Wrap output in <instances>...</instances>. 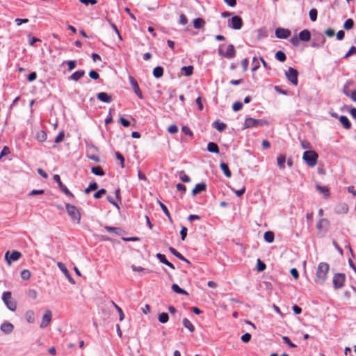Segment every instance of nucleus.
<instances>
[{"instance_id":"38","label":"nucleus","mask_w":356,"mask_h":356,"mask_svg":"<svg viewBox=\"0 0 356 356\" xmlns=\"http://www.w3.org/2000/svg\"><path fill=\"white\" fill-rule=\"evenodd\" d=\"M354 26V22L352 19H348L343 24V28L346 30H350L353 29Z\"/></svg>"},{"instance_id":"2","label":"nucleus","mask_w":356,"mask_h":356,"mask_svg":"<svg viewBox=\"0 0 356 356\" xmlns=\"http://www.w3.org/2000/svg\"><path fill=\"white\" fill-rule=\"evenodd\" d=\"M318 155L314 150H307L303 153L302 159L309 167H314L316 163Z\"/></svg>"},{"instance_id":"35","label":"nucleus","mask_w":356,"mask_h":356,"mask_svg":"<svg viewBox=\"0 0 356 356\" xmlns=\"http://www.w3.org/2000/svg\"><path fill=\"white\" fill-rule=\"evenodd\" d=\"M36 138L40 142H44L47 139V134L44 131H40L36 134Z\"/></svg>"},{"instance_id":"41","label":"nucleus","mask_w":356,"mask_h":356,"mask_svg":"<svg viewBox=\"0 0 356 356\" xmlns=\"http://www.w3.org/2000/svg\"><path fill=\"white\" fill-rule=\"evenodd\" d=\"M170 252L176 257H177L179 259H184V257L179 253L178 251H177L174 248L170 247L169 248Z\"/></svg>"},{"instance_id":"29","label":"nucleus","mask_w":356,"mask_h":356,"mask_svg":"<svg viewBox=\"0 0 356 356\" xmlns=\"http://www.w3.org/2000/svg\"><path fill=\"white\" fill-rule=\"evenodd\" d=\"M163 74V68L161 66L156 67L153 70V75L155 78H161Z\"/></svg>"},{"instance_id":"27","label":"nucleus","mask_w":356,"mask_h":356,"mask_svg":"<svg viewBox=\"0 0 356 356\" xmlns=\"http://www.w3.org/2000/svg\"><path fill=\"white\" fill-rule=\"evenodd\" d=\"M205 25V21L202 18H195L193 20V26L195 29H201Z\"/></svg>"},{"instance_id":"47","label":"nucleus","mask_w":356,"mask_h":356,"mask_svg":"<svg viewBox=\"0 0 356 356\" xmlns=\"http://www.w3.org/2000/svg\"><path fill=\"white\" fill-rule=\"evenodd\" d=\"M252 65H253V67H252V72H255V71H257L259 68V60H258V59L256 57H254L252 58Z\"/></svg>"},{"instance_id":"25","label":"nucleus","mask_w":356,"mask_h":356,"mask_svg":"<svg viewBox=\"0 0 356 356\" xmlns=\"http://www.w3.org/2000/svg\"><path fill=\"white\" fill-rule=\"evenodd\" d=\"M207 150L211 153H216V154L219 153V147H218V145L213 142H209L207 144Z\"/></svg>"},{"instance_id":"52","label":"nucleus","mask_w":356,"mask_h":356,"mask_svg":"<svg viewBox=\"0 0 356 356\" xmlns=\"http://www.w3.org/2000/svg\"><path fill=\"white\" fill-rule=\"evenodd\" d=\"M106 190H105L104 188H102V189L99 190L97 192H96V193L94 194L93 197H94V198H95V199H99V198H101V197H102V196L103 195H104V194L106 193Z\"/></svg>"},{"instance_id":"22","label":"nucleus","mask_w":356,"mask_h":356,"mask_svg":"<svg viewBox=\"0 0 356 356\" xmlns=\"http://www.w3.org/2000/svg\"><path fill=\"white\" fill-rule=\"evenodd\" d=\"M51 320V313H44L42 323L40 324V327L44 328L46 327Z\"/></svg>"},{"instance_id":"64","label":"nucleus","mask_w":356,"mask_h":356,"mask_svg":"<svg viewBox=\"0 0 356 356\" xmlns=\"http://www.w3.org/2000/svg\"><path fill=\"white\" fill-rule=\"evenodd\" d=\"M37 78V74L35 72H31L27 77V80L30 82L33 81Z\"/></svg>"},{"instance_id":"19","label":"nucleus","mask_w":356,"mask_h":356,"mask_svg":"<svg viewBox=\"0 0 356 356\" xmlns=\"http://www.w3.org/2000/svg\"><path fill=\"white\" fill-rule=\"evenodd\" d=\"M207 189V185L205 183L202 182L195 185V188L192 191V195H196L200 192L205 191Z\"/></svg>"},{"instance_id":"6","label":"nucleus","mask_w":356,"mask_h":356,"mask_svg":"<svg viewBox=\"0 0 356 356\" xmlns=\"http://www.w3.org/2000/svg\"><path fill=\"white\" fill-rule=\"evenodd\" d=\"M222 45H220L219 49L218 50V53L220 56H224L226 58L231 59L235 56L236 51L234 49V47L233 44H229L227 48L226 52H224L222 49Z\"/></svg>"},{"instance_id":"57","label":"nucleus","mask_w":356,"mask_h":356,"mask_svg":"<svg viewBox=\"0 0 356 356\" xmlns=\"http://www.w3.org/2000/svg\"><path fill=\"white\" fill-rule=\"evenodd\" d=\"M181 238L182 241H184L187 236V228L184 226L181 227V229L180 231Z\"/></svg>"},{"instance_id":"13","label":"nucleus","mask_w":356,"mask_h":356,"mask_svg":"<svg viewBox=\"0 0 356 356\" xmlns=\"http://www.w3.org/2000/svg\"><path fill=\"white\" fill-rule=\"evenodd\" d=\"M291 35V31L286 29L277 28L275 30V36L277 38L286 39Z\"/></svg>"},{"instance_id":"55","label":"nucleus","mask_w":356,"mask_h":356,"mask_svg":"<svg viewBox=\"0 0 356 356\" xmlns=\"http://www.w3.org/2000/svg\"><path fill=\"white\" fill-rule=\"evenodd\" d=\"M115 156L116 158L120 161V165L122 168H124V158L122 156V154H120L119 152H115Z\"/></svg>"},{"instance_id":"54","label":"nucleus","mask_w":356,"mask_h":356,"mask_svg":"<svg viewBox=\"0 0 356 356\" xmlns=\"http://www.w3.org/2000/svg\"><path fill=\"white\" fill-rule=\"evenodd\" d=\"M168 131L172 134H176L178 132V127L175 124H171L168 127Z\"/></svg>"},{"instance_id":"60","label":"nucleus","mask_w":356,"mask_h":356,"mask_svg":"<svg viewBox=\"0 0 356 356\" xmlns=\"http://www.w3.org/2000/svg\"><path fill=\"white\" fill-rule=\"evenodd\" d=\"M356 53V47H354V46H352L349 51L346 53V54L344 56V58H348L349 56H350L352 54Z\"/></svg>"},{"instance_id":"59","label":"nucleus","mask_w":356,"mask_h":356,"mask_svg":"<svg viewBox=\"0 0 356 356\" xmlns=\"http://www.w3.org/2000/svg\"><path fill=\"white\" fill-rule=\"evenodd\" d=\"M64 138V131H61L59 132L58 135L56 137L54 141L56 143H58L61 142Z\"/></svg>"},{"instance_id":"44","label":"nucleus","mask_w":356,"mask_h":356,"mask_svg":"<svg viewBox=\"0 0 356 356\" xmlns=\"http://www.w3.org/2000/svg\"><path fill=\"white\" fill-rule=\"evenodd\" d=\"M168 319L169 317L168 313H161L160 315L159 316V321L162 323L168 322Z\"/></svg>"},{"instance_id":"51","label":"nucleus","mask_w":356,"mask_h":356,"mask_svg":"<svg viewBox=\"0 0 356 356\" xmlns=\"http://www.w3.org/2000/svg\"><path fill=\"white\" fill-rule=\"evenodd\" d=\"M252 336L250 333H245L243 334L241 339L244 343H248L251 340Z\"/></svg>"},{"instance_id":"50","label":"nucleus","mask_w":356,"mask_h":356,"mask_svg":"<svg viewBox=\"0 0 356 356\" xmlns=\"http://www.w3.org/2000/svg\"><path fill=\"white\" fill-rule=\"evenodd\" d=\"M300 145H301V147H302V149L311 150L310 149L312 148V145L309 141L305 140H302L300 142Z\"/></svg>"},{"instance_id":"3","label":"nucleus","mask_w":356,"mask_h":356,"mask_svg":"<svg viewBox=\"0 0 356 356\" xmlns=\"http://www.w3.org/2000/svg\"><path fill=\"white\" fill-rule=\"evenodd\" d=\"M65 207L68 215L70 216L71 220L76 223H79L81 220V213L78 210V209L69 203L65 204Z\"/></svg>"},{"instance_id":"45","label":"nucleus","mask_w":356,"mask_h":356,"mask_svg":"<svg viewBox=\"0 0 356 356\" xmlns=\"http://www.w3.org/2000/svg\"><path fill=\"white\" fill-rule=\"evenodd\" d=\"M179 179L183 181V182H186V183H188V182H190L191 181V178L187 175H186L184 171H181L179 172Z\"/></svg>"},{"instance_id":"5","label":"nucleus","mask_w":356,"mask_h":356,"mask_svg":"<svg viewBox=\"0 0 356 356\" xmlns=\"http://www.w3.org/2000/svg\"><path fill=\"white\" fill-rule=\"evenodd\" d=\"M2 300L9 310L14 312L16 309V303L13 300L10 292H3L2 295Z\"/></svg>"},{"instance_id":"61","label":"nucleus","mask_w":356,"mask_h":356,"mask_svg":"<svg viewBox=\"0 0 356 356\" xmlns=\"http://www.w3.org/2000/svg\"><path fill=\"white\" fill-rule=\"evenodd\" d=\"M179 23L182 25H186L188 23L187 17L184 14H181L179 15Z\"/></svg>"},{"instance_id":"17","label":"nucleus","mask_w":356,"mask_h":356,"mask_svg":"<svg viewBox=\"0 0 356 356\" xmlns=\"http://www.w3.org/2000/svg\"><path fill=\"white\" fill-rule=\"evenodd\" d=\"M97 98L104 103H110L112 102L111 95H108L106 92H101L97 95Z\"/></svg>"},{"instance_id":"9","label":"nucleus","mask_w":356,"mask_h":356,"mask_svg":"<svg viewBox=\"0 0 356 356\" xmlns=\"http://www.w3.org/2000/svg\"><path fill=\"white\" fill-rule=\"evenodd\" d=\"M346 280V275L343 273H337L333 277V284L335 289H341L343 287Z\"/></svg>"},{"instance_id":"39","label":"nucleus","mask_w":356,"mask_h":356,"mask_svg":"<svg viewBox=\"0 0 356 356\" xmlns=\"http://www.w3.org/2000/svg\"><path fill=\"white\" fill-rule=\"evenodd\" d=\"M172 290L177 293H179V294H186V291L184 289H182L181 288H180L177 284H173L172 286Z\"/></svg>"},{"instance_id":"12","label":"nucleus","mask_w":356,"mask_h":356,"mask_svg":"<svg viewBox=\"0 0 356 356\" xmlns=\"http://www.w3.org/2000/svg\"><path fill=\"white\" fill-rule=\"evenodd\" d=\"M54 179L58 183L60 189L67 196L73 197V194L69 191V189L62 183L60 176L58 175H54Z\"/></svg>"},{"instance_id":"14","label":"nucleus","mask_w":356,"mask_h":356,"mask_svg":"<svg viewBox=\"0 0 356 356\" xmlns=\"http://www.w3.org/2000/svg\"><path fill=\"white\" fill-rule=\"evenodd\" d=\"M329 220L326 218H321L318 221L316 228L319 232H326L328 230L329 227Z\"/></svg>"},{"instance_id":"16","label":"nucleus","mask_w":356,"mask_h":356,"mask_svg":"<svg viewBox=\"0 0 356 356\" xmlns=\"http://www.w3.org/2000/svg\"><path fill=\"white\" fill-rule=\"evenodd\" d=\"M325 40V38L321 33H319L317 38L314 39V41L312 43V47L314 48L323 47Z\"/></svg>"},{"instance_id":"24","label":"nucleus","mask_w":356,"mask_h":356,"mask_svg":"<svg viewBox=\"0 0 356 356\" xmlns=\"http://www.w3.org/2000/svg\"><path fill=\"white\" fill-rule=\"evenodd\" d=\"M316 188L319 193H322L325 197H327L330 195V191L327 186H322L316 184Z\"/></svg>"},{"instance_id":"15","label":"nucleus","mask_w":356,"mask_h":356,"mask_svg":"<svg viewBox=\"0 0 356 356\" xmlns=\"http://www.w3.org/2000/svg\"><path fill=\"white\" fill-rule=\"evenodd\" d=\"M0 330L5 334H10L14 330V326L11 323L4 322L1 325Z\"/></svg>"},{"instance_id":"42","label":"nucleus","mask_w":356,"mask_h":356,"mask_svg":"<svg viewBox=\"0 0 356 356\" xmlns=\"http://www.w3.org/2000/svg\"><path fill=\"white\" fill-rule=\"evenodd\" d=\"M159 206L161 207L162 211H163V213L165 214V216L170 219L171 220V216H170V212L168 209V208L166 207V206L162 203L161 202L159 201Z\"/></svg>"},{"instance_id":"10","label":"nucleus","mask_w":356,"mask_h":356,"mask_svg":"<svg viewBox=\"0 0 356 356\" xmlns=\"http://www.w3.org/2000/svg\"><path fill=\"white\" fill-rule=\"evenodd\" d=\"M22 256V254L17 251L14 250L11 253L9 251H7L5 254V259L8 264H10L12 261H17Z\"/></svg>"},{"instance_id":"26","label":"nucleus","mask_w":356,"mask_h":356,"mask_svg":"<svg viewBox=\"0 0 356 356\" xmlns=\"http://www.w3.org/2000/svg\"><path fill=\"white\" fill-rule=\"evenodd\" d=\"M339 121L346 129H349L351 127V123L350 122L348 118L345 115H341L339 118Z\"/></svg>"},{"instance_id":"56","label":"nucleus","mask_w":356,"mask_h":356,"mask_svg":"<svg viewBox=\"0 0 356 356\" xmlns=\"http://www.w3.org/2000/svg\"><path fill=\"white\" fill-rule=\"evenodd\" d=\"M290 42L293 45V46H298L299 44H300V39L298 37H297L296 35L292 37L291 39H290Z\"/></svg>"},{"instance_id":"28","label":"nucleus","mask_w":356,"mask_h":356,"mask_svg":"<svg viewBox=\"0 0 356 356\" xmlns=\"http://www.w3.org/2000/svg\"><path fill=\"white\" fill-rule=\"evenodd\" d=\"M220 167L227 177H230L232 176V172H231V171L228 167V165L227 163H221L220 164Z\"/></svg>"},{"instance_id":"43","label":"nucleus","mask_w":356,"mask_h":356,"mask_svg":"<svg viewBox=\"0 0 356 356\" xmlns=\"http://www.w3.org/2000/svg\"><path fill=\"white\" fill-rule=\"evenodd\" d=\"M21 277L24 280H29L31 277V272L29 270H23L21 272Z\"/></svg>"},{"instance_id":"31","label":"nucleus","mask_w":356,"mask_h":356,"mask_svg":"<svg viewBox=\"0 0 356 356\" xmlns=\"http://www.w3.org/2000/svg\"><path fill=\"white\" fill-rule=\"evenodd\" d=\"M274 233L271 231H267L264 233V240L268 243H272L274 241Z\"/></svg>"},{"instance_id":"37","label":"nucleus","mask_w":356,"mask_h":356,"mask_svg":"<svg viewBox=\"0 0 356 356\" xmlns=\"http://www.w3.org/2000/svg\"><path fill=\"white\" fill-rule=\"evenodd\" d=\"M309 18L311 21L315 22L317 19L318 11L315 8H312L309 10Z\"/></svg>"},{"instance_id":"4","label":"nucleus","mask_w":356,"mask_h":356,"mask_svg":"<svg viewBox=\"0 0 356 356\" xmlns=\"http://www.w3.org/2000/svg\"><path fill=\"white\" fill-rule=\"evenodd\" d=\"M268 124L267 120L264 119H254L252 118H248L244 122V129H249L257 127H264Z\"/></svg>"},{"instance_id":"18","label":"nucleus","mask_w":356,"mask_h":356,"mask_svg":"<svg viewBox=\"0 0 356 356\" xmlns=\"http://www.w3.org/2000/svg\"><path fill=\"white\" fill-rule=\"evenodd\" d=\"M57 266L60 268V270L65 274V275L67 277L68 280L72 284H75L74 279L71 277L68 270L66 268L65 265L61 262H58Z\"/></svg>"},{"instance_id":"53","label":"nucleus","mask_w":356,"mask_h":356,"mask_svg":"<svg viewBox=\"0 0 356 356\" xmlns=\"http://www.w3.org/2000/svg\"><path fill=\"white\" fill-rule=\"evenodd\" d=\"M243 107V104L241 102H236L232 105V108L234 111H240Z\"/></svg>"},{"instance_id":"40","label":"nucleus","mask_w":356,"mask_h":356,"mask_svg":"<svg viewBox=\"0 0 356 356\" xmlns=\"http://www.w3.org/2000/svg\"><path fill=\"white\" fill-rule=\"evenodd\" d=\"M104 229L109 233H115V234H119L120 232V229L118 227H113L110 226H106Z\"/></svg>"},{"instance_id":"30","label":"nucleus","mask_w":356,"mask_h":356,"mask_svg":"<svg viewBox=\"0 0 356 356\" xmlns=\"http://www.w3.org/2000/svg\"><path fill=\"white\" fill-rule=\"evenodd\" d=\"M181 71L185 76H189L193 74V67L192 65L184 66L181 67Z\"/></svg>"},{"instance_id":"8","label":"nucleus","mask_w":356,"mask_h":356,"mask_svg":"<svg viewBox=\"0 0 356 356\" xmlns=\"http://www.w3.org/2000/svg\"><path fill=\"white\" fill-rule=\"evenodd\" d=\"M228 26L233 29L239 30L243 26V20L238 16H234L228 21Z\"/></svg>"},{"instance_id":"58","label":"nucleus","mask_w":356,"mask_h":356,"mask_svg":"<svg viewBox=\"0 0 356 356\" xmlns=\"http://www.w3.org/2000/svg\"><path fill=\"white\" fill-rule=\"evenodd\" d=\"M89 76L93 80H97L99 78V74L95 70H91L89 72Z\"/></svg>"},{"instance_id":"36","label":"nucleus","mask_w":356,"mask_h":356,"mask_svg":"<svg viewBox=\"0 0 356 356\" xmlns=\"http://www.w3.org/2000/svg\"><path fill=\"white\" fill-rule=\"evenodd\" d=\"M275 58L280 62H284L286 59L285 54L282 51H278L276 52Z\"/></svg>"},{"instance_id":"11","label":"nucleus","mask_w":356,"mask_h":356,"mask_svg":"<svg viewBox=\"0 0 356 356\" xmlns=\"http://www.w3.org/2000/svg\"><path fill=\"white\" fill-rule=\"evenodd\" d=\"M129 81L135 94L138 96V98L142 99L143 96L137 81L131 76H129Z\"/></svg>"},{"instance_id":"33","label":"nucleus","mask_w":356,"mask_h":356,"mask_svg":"<svg viewBox=\"0 0 356 356\" xmlns=\"http://www.w3.org/2000/svg\"><path fill=\"white\" fill-rule=\"evenodd\" d=\"M183 325L184 326L188 329L191 332H194L195 330V327L193 326V325L191 323V322L188 320L187 318H184L183 319Z\"/></svg>"},{"instance_id":"32","label":"nucleus","mask_w":356,"mask_h":356,"mask_svg":"<svg viewBox=\"0 0 356 356\" xmlns=\"http://www.w3.org/2000/svg\"><path fill=\"white\" fill-rule=\"evenodd\" d=\"M286 157L284 155H280L277 159V165L280 169L285 168Z\"/></svg>"},{"instance_id":"48","label":"nucleus","mask_w":356,"mask_h":356,"mask_svg":"<svg viewBox=\"0 0 356 356\" xmlns=\"http://www.w3.org/2000/svg\"><path fill=\"white\" fill-rule=\"evenodd\" d=\"M156 258L159 260V261L163 264H165L168 263V260L165 258V256L161 253H157L156 254Z\"/></svg>"},{"instance_id":"49","label":"nucleus","mask_w":356,"mask_h":356,"mask_svg":"<svg viewBox=\"0 0 356 356\" xmlns=\"http://www.w3.org/2000/svg\"><path fill=\"white\" fill-rule=\"evenodd\" d=\"M27 295L31 299L35 300L37 298L38 293L35 289H30L28 291Z\"/></svg>"},{"instance_id":"23","label":"nucleus","mask_w":356,"mask_h":356,"mask_svg":"<svg viewBox=\"0 0 356 356\" xmlns=\"http://www.w3.org/2000/svg\"><path fill=\"white\" fill-rule=\"evenodd\" d=\"M212 127L217 129L218 131H223L226 128V124L219 120H216L213 122Z\"/></svg>"},{"instance_id":"1","label":"nucleus","mask_w":356,"mask_h":356,"mask_svg":"<svg viewBox=\"0 0 356 356\" xmlns=\"http://www.w3.org/2000/svg\"><path fill=\"white\" fill-rule=\"evenodd\" d=\"M329 264L326 262H321L318 264L314 281L318 284H323L327 279L329 271Z\"/></svg>"},{"instance_id":"34","label":"nucleus","mask_w":356,"mask_h":356,"mask_svg":"<svg viewBox=\"0 0 356 356\" xmlns=\"http://www.w3.org/2000/svg\"><path fill=\"white\" fill-rule=\"evenodd\" d=\"M91 171L93 174L98 176L104 175V172L101 166H95L92 167Z\"/></svg>"},{"instance_id":"21","label":"nucleus","mask_w":356,"mask_h":356,"mask_svg":"<svg viewBox=\"0 0 356 356\" xmlns=\"http://www.w3.org/2000/svg\"><path fill=\"white\" fill-rule=\"evenodd\" d=\"M85 74L84 70H78L74 72L70 76L68 77V80L77 81Z\"/></svg>"},{"instance_id":"7","label":"nucleus","mask_w":356,"mask_h":356,"mask_svg":"<svg viewBox=\"0 0 356 356\" xmlns=\"http://www.w3.org/2000/svg\"><path fill=\"white\" fill-rule=\"evenodd\" d=\"M285 75L286 76V79L294 86L298 85V72L290 67L287 72H285Z\"/></svg>"},{"instance_id":"20","label":"nucleus","mask_w":356,"mask_h":356,"mask_svg":"<svg viewBox=\"0 0 356 356\" xmlns=\"http://www.w3.org/2000/svg\"><path fill=\"white\" fill-rule=\"evenodd\" d=\"M298 38L301 41L308 42L311 38V33L309 30L305 29L299 33Z\"/></svg>"},{"instance_id":"62","label":"nucleus","mask_w":356,"mask_h":356,"mask_svg":"<svg viewBox=\"0 0 356 356\" xmlns=\"http://www.w3.org/2000/svg\"><path fill=\"white\" fill-rule=\"evenodd\" d=\"M282 339L286 343H287L289 345V347H291V348L296 347V345L294 344L293 343H292L288 337H283Z\"/></svg>"},{"instance_id":"63","label":"nucleus","mask_w":356,"mask_h":356,"mask_svg":"<svg viewBox=\"0 0 356 356\" xmlns=\"http://www.w3.org/2000/svg\"><path fill=\"white\" fill-rule=\"evenodd\" d=\"M10 154V149L7 146H4L0 153V158Z\"/></svg>"},{"instance_id":"46","label":"nucleus","mask_w":356,"mask_h":356,"mask_svg":"<svg viewBox=\"0 0 356 356\" xmlns=\"http://www.w3.org/2000/svg\"><path fill=\"white\" fill-rule=\"evenodd\" d=\"M266 268V264L261 261L259 259H257V270L259 272H261V271H264Z\"/></svg>"}]
</instances>
